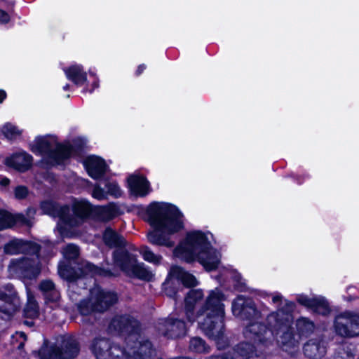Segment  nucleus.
I'll use <instances>...</instances> for the list:
<instances>
[{"mask_svg": "<svg viewBox=\"0 0 359 359\" xmlns=\"http://www.w3.org/2000/svg\"><path fill=\"white\" fill-rule=\"evenodd\" d=\"M7 94L4 90L0 89V104L6 98Z\"/></svg>", "mask_w": 359, "mask_h": 359, "instance_id": "052dcab7", "label": "nucleus"}, {"mask_svg": "<svg viewBox=\"0 0 359 359\" xmlns=\"http://www.w3.org/2000/svg\"><path fill=\"white\" fill-rule=\"evenodd\" d=\"M182 258L188 264L198 262L206 271L217 269L220 263L207 235L200 230L187 233L183 246L177 248Z\"/></svg>", "mask_w": 359, "mask_h": 359, "instance_id": "20e7f679", "label": "nucleus"}, {"mask_svg": "<svg viewBox=\"0 0 359 359\" xmlns=\"http://www.w3.org/2000/svg\"><path fill=\"white\" fill-rule=\"evenodd\" d=\"M24 324L27 325L29 327H32L34 325V322L33 321V320H31V319H30V320H24Z\"/></svg>", "mask_w": 359, "mask_h": 359, "instance_id": "0e129e2a", "label": "nucleus"}, {"mask_svg": "<svg viewBox=\"0 0 359 359\" xmlns=\"http://www.w3.org/2000/svg\"><path fill=\"white\" fill-rule=\"evenodd\" d=\"M70 88V85L67 83L65 86H63V90H69Z\"/></svg>", "mask_w": 359, "mask_h": 359, "instance_id": "338daca9", "label": "nucleus"}, {"mask_svg": "<svg viewBox=\"0 0 359 359\" xmlns=\"http://www.w3.org/2000/svg\"><path fill=\"white\" fill-rule=\"evenodd\" d=\"M296 308L294 302L286 300L284 306L277 311L268 316V320L274 321L276 331L282 330L280 342L287 346L294 347L298 344L296 334L292 326L293 312Z\"/></svg>", "mask_w": 359, "mask_h": 359, "instance_id": "6e6552de", "label": "nucleus"}, {"mask_svg": "<svg viewBox=\"0 0 359 359\" xmlns=\"http://www.w3.org/2000/svg\"><path fill=\"white\" fill-rule=\"evenodd\" d=\"M86 84V86L85 88H83V89L82 90V92L83 93H86L87 92H88L89 93H93L96 88H99L100 79L98 77H95V79H93V81L90 85L91 87L90 88L88 87L87 83Z\"/></svg>", "mask_w": 359, "mask_h": 359, "instance_id": "3c124183", "label": "nucleus"}, {"mask_svg": "<svg viewBox=\"0 0 359 359\" xmlns=\"http://www.w3.org/2000/svg\"><path fill=\"white\" fill-rule=\"evenodd\" d=\"M24 240L13 238L6 243L4 246V252L6 255L22 254Z\"/></svg>", "mask_w": 359, "mask_h": 359, "instance_id": "c9c22d12", "label": "nucleus"}, {"mask_svg": "<svg viewBox=\"0 0 359 359\" xmlns=\"http://www.w3.org/2000/svg\"><path fill=\"white\" fill-rule=\"evenodd\" d=\"M102 241L106 247L114 250L128 246L126 238L111 226H107L102 231Z\"/></svg>", "mask_w": 359, "mask_h": 359, "instance_id": "4be33fe9", "label": "nucleus"}, {"mask_svg": "<svg viewBox=\"0 0 359 359\" xmlns=\"http://www.w3.org/2000/svg\"><path fill=\"white\" fill-rule=\"evenodd\" d=\"M41 242L43 243L42 249L43 255L48 258L53 257L55 255L54 252L55 243L48 239L42 241Z\"/></svg>", "mask_w": 359, "mask_h": 359, "instance_id": "c03bdc74", "label": "nucleus"}, {"mask_svg": "<svg viewBox=\"0 0 359 359\" xmlns=\"http://www.w3.org/2000/svg\"><path fill=\"white\" fill-rule=\"evenodd\" d=\"M304 355L310 359H320L326 353L324 341L320 339H311L303 346Z\"/></svg>", "mask_w": 359, "mask_h": 359, "instance_id": "bb28decb", "label": "nucleus"}, {"mask_svg": "<svg viewBox=\"0 0 359 359\" xmlns=\"http://www.w3.org/2000/svg\"><path fill=\"white\" fill-rule=\"evenodd\" d=\"M66 261L71 262L72 259H76L79 255V249L74 244H69L65 248L64 252Z\"/></svg>", "mask_w": 359, "mask_h": 359, "instance_id": "37998d69", "label": "nucleus"}, {"mask_svg": "<svg viewBox=\"0 0 359 359\" xmlns=\"http://www.w3.org/2000/svg\"><path fill=\"white\" fill-rule=\"evenodd\" d=\"M15 3V0H0V6L4 7L9 13H13Z\"/></svg>", "mask_w": 359, "mask_h": 359, "instance_id": "8fccbe9b", "label": "nucleus"}, {"mask_svg": "<svg viewBox=\"0 0 359 359\" xmlns=\"http://www.w3.org/2000/svg\"><path fill=\"white\" fill-rule=\"evenodd\" d=\"M335 333L344 338L359 336V314L345 311L338 315L334 321Z\"/></svg>", "mask_w": 359, "mask_h": 359, "instance_id": "9b49d317", "label": "nucleus"}, {"mask_svg": "<svg viewBox=\"0 0 359 359\" xmlns=\"http://www.w3.org/2000/svg\"><path fill=\"white\" fill-rule=\"evenodd\" d=\"M92 196L97 200H104L107 198V191L99 185H95L93 189Z\"/></svg>", "mask_w": 359, "mask_h": 359, "instance_id": "49530a36", "label": "nucleus"}, {"mask_svg": "<svg viewBox=\"0 0 359 359\" xmlns=\"http://www.w3.org/2000/svg\"><path fill=\"white\" fill-rule=\"evenodd\" d=\"M145 220L153 228L147 233L148 241L156 245L172 248L175 242L170 240L173 235L184 228L181 218L183 214L174 204L153 201L145 210Z\"/></svg>", "mask_w": 359, "mask_h": 359, "instance_id": "f03ea898", "label": "nucleus"}, {"mask_svg": "<svg viewBox=\"0 0 359 359\" xmlns=\"http://www.w3.org/2000/svg\"><path fill=\"white\" fill-rule=\"evenodd\" d=\"M42 250V246L32 241L24 240L22 254L36 256L37 258L40 257V253Z\"/></svg>", "mask_w": 359, "mask_h": 359, "instance_id": "58836bf2", "label": "nucleus"}, {"mask_svg": "<svg viewBox=\"0 0 359 359\" xmlns=\"http://www.w3.org/2000/svg\"><path fill=\"white\" fill-rule=\"evenodd\" d=\"M24 346V344L23 343H20L19 345H18V348H21L22 347H23Z\"/></svg>", "mask_w": 359, "mask_h": 359, "instance_id": "774afa93", "label": "nucleus"}, {"mask_svg": "<svg viewBox=\"0 0 359 359\" xmlns=\"http://www.w3.org/2000/svg\"><path fill=\"white\" fill-rule=\"evenodd\" d=\"M82 163L88 175L95 180L102 178L108 168L105 160L96 155L87 156Z\"/></svg>", "mask_w": 359, "mask_h": 359, "instance_id": "6ab92c4d", "label": "nucleus"}, {"mask_svg": "<svg viewBox=\"0 0 359 359\" xmlns=\"http://www.w3.org/2000/svg\"><path fill=\"white\" fill-rule=\"evenodd\" d=\"M109 328L116 332L119 336L127 339L140 337L142 325L139 320L130 314L115 316L109 325Z\"/></svg>", "mask_w": 359, "mask_h": 359, "instance_id": "9d476101", "label": "nucleus"}, {"mask_svg": "<svg viewBox=\"0 0 359 359\" xmlns=\"http://www.w3.org/2000/svg\"><path fill=\"white\" fill-rule=\"evenodd\" d=\"M28 222L22 214L13 215L6 210L0 209V231L12 228L17 223L27 224Z\"/></svg>", "mask_w": 359, "mask_h": 359, "instance_id": "7c9ffc66", "label": "nucleus"}, {"mask_svg": "<svg viewBox=\"0 0 359 359\" xmlns=\"http://www.w3.org/2000/svg\"><path fill=\"white\" fill-rule=\"evenodd\" d=\"M296 301L300 306L315 315L325 317L328 316L332 311L327 299L323 296L310 297L302 293L297 295Z\"/></svg>", "mask_w": 359, "mask_h": 359, "instance_id": "2eb2a0df", "label": "nucleus"}, {"mask_svg": "<svg viewBox=\"0 0 359 359\" xmlns=\"http://www.w3.org/2000/svg\"><path fill=\"white\" fill-rule=\"evenodd\" d=\"M233 287L234 290L239 292H247V285L246 283L243 281V280H240L239 282H236L233 284Z\"/></svg>", "mask_w": 359, "mask_h": 359, "instance_id": "864d4df0", "label": "nucleus"}, {"mask_svg": "<svg viewBox=\"0 0 359 359\" xmlns=\"http://www.w3.org/2000/svg\"><path fill=\"white\" fill-rule=\"evenodd\" d=\"M233 314L241 320H251L260 316L255 302L250 298L243 295H238L232 302Z\"/></svg>", "mask_w": 359, "mask_h": 359, "instance_id": "dca6fc26", "label": "nucleus"}, {"mask_svg": "<svg viewBox=\"0 0 359 359\" xmlns=\"http://www.w3.org/2000/svg\"><path fill=\"white\" fill-rule=\"evenodd\" d=\"M189 349L194 353H207L210 348L203 339L200 337H194L189 340Z\"/></svg>", "mask_w": 359, "mask_h": 359, "instance_id": "f704fd0d", "label": "nucleus"}, {"mask_svg": "<svg viewBox=\"0 0 359 359\" xmlns=\"http://www.w3.org/2000/svg\"><path fill=\"white\" fill-rule=\"evenodd\" d=\"M32 163V156L25 151L14 153L6 158V164L9 167L22 172L29 170Z\"/></svg>", "mask_w": 359, "mask_h": 359, "instance_id": "5701e85b", "label": "nucleus"}, {"mask_svg": "<svg viewBox=\"0 0 359 359\" xmlns=\"http://www.w3.org/2000/svg\"><path fill=\"white\" fill-rule=\"evenodd\" d=\"M267 323L263 322H250L243 329V336L246 340L250 341L259 348H266L276 340L277 344L283 349L294 348V347L284 346L281 342L283 331H276L275 323L269 320Z\"/></svg>", "mask_w": 359, "mask_h": 359, "instance_id": "39448f33", "label": "nucleus"}, {"mask_svg": "<svg viewBox=\"0 0 359 359\" xmlns=\"http://www.w3.org/2000/svg\"><path fill=\"white\" fill-rule=\"evenodd\" d=\"M48 136H37L30 150L36 155L43 156L47 168L65 166L70 158H82L86 148V141L80 137L72 140V142L66 141L57 142L55 149L48 140Z\"/></svg>", "mask_w": 359, "mask_h": 359, "instance_id": "7ed1b4c3", "label": "nucleus"}, {"mask_svg": "<svg viewBox=\"0 0 359 359\" xmlns=\"http://www.w3.org/2000/svg\"><path fill=\"white\" fill-rule=\"evenodd\" d=\"M93 217L95 219L107 222L115 217L119 214V208L114 203H110L107 205L98 206L93 210Z\"/></svg>", "mask_w": 359, "mask_h": 359, "instance_id": "c756f323", "label": "nucleus"}, {"mask_svg": "<svg viewBox=\"0 0 359 359\" xmlns=\"http://www.w3.org/2000/svg\"><path fill=\"white\" fill-rule=\"evenodd\" d=\"M2 133L8 140L15 139L17 136L21 135V131L18 130V127L11 123H6L4 125Z\"/></svg>", "mask_w": 359, "mask_h": 359, "instance_id": "a19ab883", "label": "nucleus"}, {"mask_svg": "<svg viewBox=\"0 0 359 359\" xmlns=\"http://www.w3.org/2000/svg\"><path fill=\"white\" fill-rule=\"evenodd\" d=\"M43 295L44 297L46 303H55L60 299V292L56 289H54L50 292H46L43 294Z\"/></svg>", "mask_w": 359, "mask_h": 359, "instance_id": "de8ad7c7", "label": "nucleus"}, {"mask_svg": "<svg viewBox=\"0 0 359 359\" xmlns=\"http://www.w3.org/2000/svg\"><path fill=\"white\" fill-rule=\"evenodd\" d=\"M107 195H110L114 198H118L122 196V191L116 181L107 182L105 184Z\"/></svg>", "mask_w": 359, "mask_h": 359, "instance_id": "79ce46f5", "label": "nucleus"}, {"mask_svg": "<svg viewBox=\"0 0 359 359\" xmlns=\"http://www.w3.org/2000/svg\"><path fill=\"white\" fill-rule=\"evenodd\" d=\"M257 346L248 340L241 341L236 346L234 355H229V357H234L238 359H255L257 357L266 355L262 351L260 354H257Z\"/></svg>", "mask_w": 359, "mask_h": 359, "instance_id": "cd10ccee", "label": "nucleus"}, {"mask_svg": "<svg viewBox=\"0 0 359 359\" xmlns=\"http://www.w3.org/2000/svg\"><path fill=\"white\" fill-rule=\"evenodd\" d=\"M40 208L44 214L53 217H58L64 224L65 216L68 211L67 204L60 205L55 201L45 200L41 202Z\"/></svg>", "mask_w": 359, "mask_h": 359, "instance_id": "393cba45", "label": "nucleus"}, {"mask_svg": "<svg viewBox=\"0 0 359 359\" xmlns=\"http://www.w3.org/2000/svg\"><path fill=\"white\" fill-rule=\"evenodd\" d=\"M294 182L295 183H297V184L301 185L304 183V179L302 176H297V177H294Z\"/></svg>", "mask_w": 359, "mask_h": 359, "instance_id": "bf43d9fd", "label": "nucleus"}, {"mask_svg": "<svg viewBox=\"0 0 359 359\" xmlns=\"http://www.w3.org/2000/svg\"><path fill=\"white\" fill-rule=\"evenodd\" d=\"M10 180L7 177H3L0 179V184L3 187H7L10 184Z\"/></svg>", "mask_w": 359, "mask_h": 359, "instance_id": "13d9d810", "label": "nucleus"}, {"mask_svg": "<svg viewBox=\"0 0 359 359\" xmlns=\"http://www.w3.org/2000/svg\"><path fill=\"white\" fill-rule=\"evenodd\" d=\"M156 329L159 334L168 339H177L186 336L187 327L184 320L168 316L160 319Z\"/></svg>", "mask_w": 359, "mask_h": 359, "instance_id": "4468645a", "label": "nucleus"}, {"mask_svg": "<svg viewBox=\"0 0 359 359\" xmlns=\"http://www.w3.org/2000/svg\"><path fill=\"white\" fill-rule=\"evenodd\" d=\"M20 308V298L14 286L8 283L0 288V317L10 320Z\"/></svg>", "mask_w": 359, "mask_h": 359, "instance_id": "f8f14e48", "label": "nucleus"}, {"mask_svg": "<svg viewBox=\"0 0 359 359\" xmlns=\"http://www.w3.org/2000/svg\"><path fill=\"white\" fill-rule=\"evenodd\" d=\"M232 280H233V283L236 282H239L240 280H242L241 274L239 273H236L235 275L233 276Z\"/></svg>", "mask_w": 359, "mask_h": 359, "instance_id": "680f3d73", "label": "nucleus"}, {"mask_svg": "<svg viewBox=\"0 0 359 359\" xmlns=\"http://www.w3.org/2000/svg\"><path fill=\"white\" fill-rule=\"evenodd\" d=\"M32 355L39 359H65L63 358L62 348L55 344L49 346L48 339H44L43 345L39 350L32 351Z\"/></svg>", "mask_w": 359, "mask_h": 359, "instance_id": "c85d7f7f", "label": "nucleus"}, {"mask_svg": "<svg viewBox=\"0 0 359 359\" xmlns=\"http://www.w3.org/2000/svg\"><path fill=\"white\" fill-rule=\"evenodd\" d=\"M95 306V302L90 299H83L79 302L77 306L79 313L81 316H87L93 313L98 312Z\"/></svg>", "mask_w": 359, "mask_h": 359, "instance_id": "e433bc0d", "label": "nucleus"}, {"mask_svg": "<svg viewBox=\"0 0 359 359\" xmlns=\"http://www.w3.org/2000/svg\"><path fill=\"white\" fill-rule=\"evenodd\" d=\"M130 194L135 197H144L151 191V184L143 175H130L127 177Z\"/></svg>", "mask_w": 359, "mask_h": 359, "instance_id": "aec40b11", "label": "nucleus"}, {"mask_svg": "<svg viewBox=\"0 0 359 359\" xmlns=\"http://www.w3.org/2000/svg\"><path fill=\"white\" fill-rule=\"evenodd\" d=\"M29 194V189L25 185H18L14 189V196L17 200L25 199Z\"/></svg>", "mask_w": 359, "mask_h": 359, "instance_id": "a18cd8bd", "label": "nucleus"}, {"mask_svg": "<svg viewBox=\"0 0 359 359\" xmlns=\"http://www.w3.org/2000/svg\"><path fill=\"white\" fill-rule=\"evenodd\" d=\"M11 21L9 12L0 8V25H6Z\"/></svg>", "mask_w": 359, "mask_h": 359, "instance_id": "603ef678", "label": "nucleus"}, {"mask_svg": "<svg viewBox=\"0 0 359 359\" xmlns=\"http://www.w3.org/2000/svg\"><path fill=\"white\" fill-rule=\"evenodd\" d=\"M147 69V65L144 63L140 64L137 66V69L135 72V76L138 77L140 76L144 71Z\"/></svg>", "mask_w": 359, "mask_h": 359, "instance_id": "5fc2aeb1", "label": "nucleus"}, {"mask_svg": "<svg viewBox=\"0 0 359 359\" xmlns=\"http://www.w3.org/2000/svg\"><path fill=\"white\" fill-rule=\"evenodd\" d=\"M112 260L115 266L124 273H128L130 267L137 262V256L129 252L127 247L117 249L112 252Z\"/></svg>", "mask_w": 359, "mask_h": 359, "instance_id": "412c9836", "label": "nucleus"}, {"mask_svg": "<svg viewBox=\"0 0 359 359\" xmlns=\"http://www.w3.org/2000/svg\"><path fill=\"white\" fill-rule=\"evenodd\" d=\"M60 346L62 348V358L65 359H74L80 352V344L73 337L64 339Z\"/></svg>", "mask_w": 359, "mask_h": 359, "instance_id": "2f4dec72", "label": "nucleus"}, {"mask_svg": "<svg viewBox=\"0 0 359 359\" xmlns=\"http://www.w3.org/2000/svg\"><path fill=\"white\" fill-rule=\"evenodd\" d=\"M58 273L62 278L69 283L76 282L79 279L87 276L115 278L119 275L118 272H114L110 269L99 266L90 262L72 264L69 261L64 262L58 265Z\"/></svg>", "mask_w": 359, "mask_h": 359, "instance_id": "423d86ee", "label": "nucleus"}, {"mask_svg": "<svg viewBox=\"0 0 359 359\" xmlns=\"http://www.w3.org/2000/svg\"><path fill=\"white\" fill-rule=\"evenodd\" d=\"M126 274L144 281H150L153 278L152 273L144 267V263L139 264L137 262L130 267L128 273Z\"/></svg>", "mask_w": 359, "mask_h": 359, "instance_id": "72a5a7b5", "label": "nucleus"}, {"mask_svg": "<svg viewBox=\"0 0 359 359\" xmlns=\"http://www.w3.org/2000/svg\"><path fill=\"white\" fill-rule=\"evenodd\" d=\"M10 266L15 273L29 280L36 278L40 273L39 268L35 266L34 260L29 258L12 259Z\"/></svg>", "mask_w": 359, "mask_h": 359, "instance_id": "a211bd4d", "label": "nucleus"}, {"mask_svg": "<svg viewBox=\"0 0 359 359\" xmlns=\"http://www.w3.org/2000/svg\"><path fill=\"white\" fill-rule=\"evenodd\" d=\"M127 346L132 351L134 359H151L155 353V348L149 339L135 337L127 339Z\"/></svg>", "mask_w": 359, "mask_h": 359, "instance_id": "f3484780", "label": "nucleus"}, {"mask_svg": "<svg viewBox=\"0 0 359 359\" xmlns=\"http://www.w3.org/2000/svg\"><path fill=\"white\" fill-rule=\"evenodd\" d=\"M39 289L42 293L44 294L56 288L54 283L51 280H43L39 284Z\"/></svg>", "mask_w": 359, "mask_h": 359, "instance_id": "09e8293b", "label": "nucleus"}, {"mask_svg": "<svg viewBox=\"0 0 359 359\" xmlns=\"http://www.w3.org/2000/svg\"><path fill=\"white\" fill-rule=\"evenodd\" d=\"M196 278L180 266L171 267L168 276L163 284L165 294L177 302L184 294L187 289L197 286Z\"/></svg>", "mask_w": 359, "mask_h": 359, "instance_id": "0eeeda50", "label": "nucleus"}, {"mask_svg": "<svg viewBox=\"0 0 359 359\" xmlns=\"http://www.w3.org/2000/svg\"><path fill=\"white\" fill-rule=\"evenodd\" d=\"M66 78L76 86H82L88 83L87 72L80 64H73L63 68Z\"/></svg>", "mask_w": 359, "mask_h": 359, "instance_id": "a878e982", "label": "nucleus"}, {"mask_svg": "<svg viewBox=\"0 0 359 359\" xmlns=\"http://www.w3.org/2000/svg\"><path fill=\"white\" fill-rule=\"evenodd\" d=\"M90 349L96 359H130L126 348L106 337H95Z\"/></svg>", "mask_w": 359, "mask_h": 359, "instance_id": "1a4fd4ad", "label": "nucleus"}, {"mask_svg": "<svg viewBox=\"0 0 359 359\" xmlns=\"http://www.w3.org/2000/svg\"><path fill=\"white\" fill-rule=\"evenodd\" d=\"M144 260L154 264H159L163 259L161 255H157L147 245H142L139 250Z\"/></svg>", "mask_w": 359, "mask_h": 359, "instance_id": "4c0bfd02", "label": "nucleus"}, {"mask_svg": "<svg viewBox=\"0 0 359 359\" xmlns=\"http://www.w3.org/2000/svg\"><path fill=\"white\" fill-rule=\"evenodd\" d=\"M184 311L187 320H198V327L204 334L217 344L224 339L226 299L224 292L216 287L210 291L204 304L195 313L196 304L204 297L201 289H189L184 291Z\"/></svg>", "mask_w": 359, "mask_h": 359, "instance_id": "f257e3e1", "label": "nucleus"}, {"mask_svg": "<svg viewBox=\"0 0 359 359\" xmlns=\"http://www.w3.org/2000/svg\"><path fill=\"white\" fill-rule=\"evenodd\" d=\"M282 300V296L281 295H275L272 297V301L274 303H277L278 302H280Z\"/></svg>", "mask_w": 359, "mask_h": 359, "instance_id": "e2e57ef3", "label": "nucleus"}, {"mask_svg": "<svg viewBox=\"0 0 359 359\" xmlns=\"http://www.w3.org/2000/svg\"><path fill=\"white\" fill-rule=\"evenodd\" d=\"M95 306L98 313H103L118 302V296L115 292L98 290L95 296Z\"/></svg>", "mask_w": 359, "mask_h": 359, "instance_id": "b1692460", "label": "nucleus"}, {"mask_svg": "<svg viewBox=\"0 0 359 359\" xmlns=\"http://www.w3.org/2000/svg\"><path fill=\"white\" fill-rule=\"evenodd\" d=\"M39 306L36 302L28 303L23 309V317L34 320L39 316Z\"/></svg>", "mask_w": 359, "mask_h": 359, "instance_id": "ea45409f", "label": "nucleus"}, {"mask_svg": "<svg viewBox=\"0 0 359 359\" xmlns=\"http://www.w3.org/2000/svg\"><path fill=\"white\" fill-rule=\"evenodd\" d=\"M344 300L347 302H352L359 299V297L354 294H348L346 296L343 297Z\"/></svg>", "mask_w": 359, "mask_h": 359, "instance_id": "6e6d98bb", "label": "nucleus"}, {"mask_svg": "<svg viewBox=\"0 0 359 359\" xmlns=\"http://www.w3.org/2000/svg\"><path fill=\"white\" fill-rule=\"evenodd\" d=\"M93 212V206L88 201H78L74 198L72 208L68 205L64 224L70 227H77L89 219Z\"/></svg>", "mask_w": 359, "mask_h": 359, "instance_id": "ddd939ff", "label": "nucleus"}, {"mask_svg": "<svg viewBox=\"0 0 359 359\" xmlns=\"http://www.w3.org/2000/svg\"><path fill=\"white\" fill-rule=\"evenodd\" d=\"M88 73H89L90 76H92L93 79H95V77H98L96 75L95 72H94L91 69H90L88 70Z\"/></svg>", "mask_w": 359, "mask_h": 359, "instance_id": "69168bd1", "label": "nucleus"}, {"mask_svg": "<svg viewBox=\"0 0 359 359\" xmlns=\"http://www.w3.org/2000/svg\"><path fill=\"white\" fill-rule=\"evenodd\" d=\"M212 359H238L234 357H229V354H222V355H212Z\"/></svg>", "mask_w": 359, "mask_h": 359, "instance_id": "4d7b16f0", "label": "nucleus"}, {"mask_svg": "<svg viewBox=\"0 0 359 359\" xmlns=\"http://www.w3.org/2000/svg\"><path fill=\"white\" fill-rule=\"evenodd\" d=\"M315 327L316 325L313 321L309 318L300 317L296 321V329L299 336V339H297L299 341L303 337L307 338L313 332ZM298 345L299 343L294 348L298 346Z\"/></svg>", "mask_w": 359, "mask_h": 359, "instance_id": "473e14b6", "label": "nucleus"}]
</instances>
